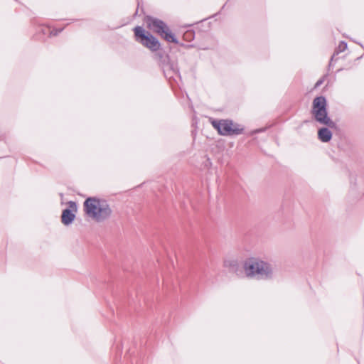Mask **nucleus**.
Listing matches in <instances>:
<instances>
[{
    "label": "nucleus",
    "mask_w": 364,
    "mask_h": 364,
    "mask_svg": "<svg viewBox=\"0 0 364 364\" xmlns=\"http://www.w3.org/2000/svg\"><path fill=\"white\" fill-rule=\"evenodd\" d=\"M83 208L85 215L97 223L109 219L112 215L108 202L96 197L87 198L83 203Z\"/></svg>",
    "instance_id": "f257e3e1"
},
{
    "label": "nucleus",
    "mask_w": 364,
    "mask_h": 364,
    "mask_svg": "<svg viewBox=\"0 0 364 364\" xmlns=\"http://www.w3.org/2000/svg\"><path fill=\"white\" fill-rule=\"evenodd\" d=\"M243 270L245 276L250 279L268 280L273 278L272 265L258 258H250L245 261Z\"/></svg>",
    "instance_id": "f03ea898"
},
{
    "label": "nucleus",
    "mask_w": 364,
    "mask_h": 364,
    "mask_svg": "<svg viewBox=\"0 0 364 364\" xmlns=\"http://www.w3.org/2000/svg\"><path fill=\"white\" fill-rule=\"evenodd\" d=\"M326 107V98L323 96L316 97L313 101L312 114L321 124L333 127L334 122L328 117Z\"/></svg>",
    "instance_id": "7ed1b4c3"
},
{
    "label": "nucleus",
    "mask_w": 364,
    "mask_h": 364,
    "mask_svg": "<svg viewBox=\"0 0 364 364\" xmlns=\"http://www.w3.org/2000/svg\"><path fill=\"white\" fill-rule=\"evenodd\" d=\"M147 27L154 32L158 33L161 38L168 42L177 43V39L171 33L167 25L158 18L148 16L146 19Z\"/></svg>",
    "instance_id": "20e7f679"
},
{
    "label": "nucleus",
    "mask_w": 364,
    "mask_h": 364,
    "mask_svg": "<svg viewBox=\"0 0 364 364\" xmlns=\"http://www.w3.org/2000/svg\"><path fill=\"white\" fill-rule=\"evenodd\" d=\"M211 124L223 136L239 135L243 132L244 128L229 119H213Z\"/></svg>",
    "instance_id": "39448f33"
},
{
    "label": "nucleus",
    "mask_w": 364,
    "mask_h": 364,
    "mask_svg": "<svg viewBox=\"0 0 364 364\" xmlns=\"http://www.w3.org/2000/svg\"><path fill=\"white\" fill-rule=\"evenodd\" d=\"M134 34L136 40L145 47L152 51H156L160 48L159 41L141 26L134 28Z\"/></svg>",
    "instance_id": "423d86ee"
},
{
    "label": "nucleus",
    "mask_w": 364,
    "mask_h": 364,
    "mask_svg": "<svg viewBox=\"0 0 364 364\" xmlns=\"http://www.w3.org/2000/svg\"><path fill=\"white\" fill-rule=\"evenodd\" d=\"M69 208L63 210L61 215V222L65 225H70L75 218V213L77 211V205L75 202L68 203Z\"/></svg>",
    "instance_id": "0eeeda50"
},
{
    "label": "nucleus",
    "mask_w": 364,
    "mask_h": 364,
    "mask_svg": "<svg viewBox=\"0 0 364 364\" xmlns=\"http://www.w3.org/2000/svg\"><path fill=\"white\" fill-rule=\"evenodd\" d=\"M224 267L228 268L229 271L235 273L236 274H239L240 272V265L236 259H225L224 261Z\"/></svg>",
    "instance_id": "6e6552de"
},
{
    "label": "nucleus",
    "mask_w": 364,
    "mask_h": 364,
    "mask_svg": "<svg viewBox=\"0 0 364 364\" xmlns=\"http://www.w3.org/2000/svg\"><path fill=\"white\" fill-rule=\"evenodd\" d=\"M318 139L322 142H328L332 138V133L328 128H321L318 132Z\"/></svg>",
    "instance_id": "1a4fd4ad"
},
{
    "label": "nucleus",
    "mask_w": 364,
    "mask_h": 364,
    "mask_svg": "<svg viewBox=\"0 0 364 364\" xmlns=\"http://www.w3.org/2000/svg\"><path fill=\"white\" fill-rule=\"evenodd\" d=\"M346 48L347 43L344 41H341L337 48V53L344 51Z\"/></svg>",
    "instance_id": "9d476101"
},
{
    "label": "nucleus",
    "mask_w": 364,
    "mask_h": 364,
    "mask_svg": "<svg viewBox=\"0 0 364 364\" xmlns=\"http://www.w3.org/2000/svg\"><path fill=\"white\" fill-rule=\"evenodd\" d=\"M164 69L166 70H172L173 73H178V68H177V66L173 65V64H168L166 65V67L164 68Z\"/></svg>",
    "instance_id": "9b49d317"
},
{
    "label": "nucleus",
    "mask_w": 364,
    "mask_h": 364,
    "mask_svg": "<svg viewBox=\"0 0 364 364\" xmlns=\"http://www.w3.org/2000/svg\"><path fill=\"white\" fill-rule=\"evenodd\" d=\"M62 31V29H60V30H52L50 31V35L51 36H56L58 33H60V31Z\"/></svg>",
    "instance_id": "f8f14e48"
},
{
    "label": "nucleus",
    "mask_w": 364,
    "mask_h": 364,
    "mask_svg": "<svg viewBox=\"0 0 364 364\" xmlns=\"http://www.w3.org/2000/svg\"><path fill=\"white\" fill-rule=\"evenodd\" d=\"M321 83H322V81H321V80H318V81L316 82V87L319 86Z\"/></svg>",
    "instance_id": "ddd939ff"
},
{
    "label": "nucleus",
    "mask_w": 364,
    "mask_h": 364,
    "mask_svg": "<svg viewBox=\"0 0 364 364\" xmlns=\"http://www.w3.org/2000/svg\"><path fill=\"white\" fill-rule=\"evenodd\" d=\"M262 131H263V129H257V130L254 131V133H257V132H262Z\"/></svg>",
    "instance_id": "4468645a"
}]
</instances>
